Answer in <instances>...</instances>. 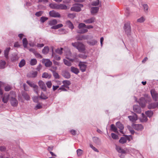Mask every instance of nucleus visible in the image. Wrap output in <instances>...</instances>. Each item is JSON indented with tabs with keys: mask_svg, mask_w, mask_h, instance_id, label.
<instances>
[{
	"mask_svg": "<svg viewBox=\"0 0 158 158\" xmlns=\"http://www.w3.org/2000/svg\"><path fill=\"white\" fill-rule=\"evenodd\" d=\"M124 28L125 32L127 33V35H128L130 33L131 31V27L130 23L129 22H127L125 23Z\"/></svg>",
	"mask_w": 158,
	"mask_h": 158,
	"instance_id": "obj_5",
	"label": "nucleus"
},
{
	"mask_svg": "<svg viewBox=\"0 0 158 158\" xmlns=\"http://www.w3.org/2000/svg\"><path fill=\"white\" fill-rule=\"evenodd\" d=\"M156 107V102L151 103L148 106L149 109H154Z\"/></svg>",
	"mask_w": 158,
	"mask_h": 158,
	"instance_id": "obj_25",
	"label": "nucleus"
},
{
	"mask_svg": "<svg viewBox=\"0 0 158 158\" xmlns=\"http://www.w3.org/2000/svg\"><path fill=\"white\" fill-rule=\"evenodd\" d=\"M53 75L55 78L56 79H58L60 78V76L56 72L53 73Z\"/></svg>",
	"mask_w": 158,
	"mask_h": 158,
	"instance_id": "obj_46",
	"label": "nucleus"
},
{
	"mask_svg": "<svg viewBox=\"0 0 158 158\" xmlns=\"http://www.w3.org/2000/svg\"><path fill=\"white\" fill-rule=\"evenodd\" d=\"M83 6V5L82 4H77L71 8V10L73 11L79 12L81 10V8Z\"/></svg>",
	"mask_w": 158,
	"mask_h": 158,
	"instance_id": "obj_4",
	"label": "nucleus"
},
{
	"mask_svg": "<svg viewBox=\"0 0 158 158\" xmlns=\"http://www.w3.org/2000/svg\"><path fill=\"white\" fill-rule=\"evenodd\" d=\"M11 89V87L9 85L6 86L4 88L5 90L6 91H9Z\"/></svg>",
	"mask_w": 158,
	"mask_h": 158,
	"instance_id": "obj_50",
	"label": "nucleus"
},
{
	"mask_svg": "<svg viewBox=\"0 0 158 158\" xmlns=\"http://www.w3.org/2000/svg\"><path fill=\"white\" fill-rule=\"evenodd\" d=\"M88 30L87 29L84 28H82L77 31V32L79 33H84L88 32Z\"/></svg>",
	"mask_w": 158,
	"mask_h": 158,
	"instance_id": "obj_24",
	"label": "nucleus"
},
{
	"mask_svg": "<svg viewBox=\"0 0 158 158\" xmlns=\"http://www.w3.org/2000/svg\"><path fill=\"white\" fill-rule=\"evenodd\" d=\"M53 64L55 65H57L58 66H60V63L59 62L56 61L55 60H53Z\"/></svg>",
	"mask_w": 158,
	"mask_h": 158,
	"instance_id": "obj_62",
	"label": "nucleus"
},
{
	"mask_svg": "<svg viewBox=\"0 0 158 158\" xmlns=\"http://www.w3.org/2000/svg\"><path fill=\"white\" fill-rule=\"evenodd\" d=\"M147 102L146 100L143 97L140 98L139 101V104L142 108L145 106Z\"/></svg>",
	"mask_w": 158,
	"mask_h": 158,
	"instance_id": "obj_10",
	"label": "nucleus"
},
{
	"mask_svg": "<svg viewBox=\"0 0 158 158\" xmlns=\"http://www.w3.org/2000/svg\"><path fill=\"white\" fill-rule=\"evenodd\" d=\"M43 12L42 11H40L39 12H37L36 13L35 15L37 16H40L43 14Z\"/></svg>",
	"mask_w": 158,
	"mask_h": 158,
	"instance_id": "obj_59",
	"label": "nucleus"
},
{
	"mask_svg": "<svg viewBox=\"0 0 158 158\" xmlns=\"http://www.w3.org/2000/svg\"><path fill=\"white\" fill-rule=\"evenodd\" d=\"M66 25L70 29H73L74 27L72 23L69 20L67 21L66 22Z\"/></svg>",
	"mask_w": 158,
	"mask_h": 158,
	"instance_id": "obj_19",
	"label": "nucleus"
},
{
	"mask_svg": "<svg viewBox=\"0 0 158 158\" xmlns=\"http://www.w3.org/2000/svg\"><path fill=\"white\" fill-rule=\"evenodd\" d=\"M49 6L53 9L66 10L68 9L67 6L63 4L51 3Z\"/></svg>",
	"mask_w": 158,
	"mask_h": 158,
	"instance_id": "obj_1",
	"label": "nucleus"
},
{
	"mask_svg": "<svg viewBox=\"0 0 158 158\" xmlns=\"http://www.w3.org/2000/svg\"><path fill=\"white\" fill-rule=\"evenodd\" d=\"M111 129L114 132L118 133L117 129L114 124H111L110 126Z\"/></svg>",
	"mask_w": 158,
	"mask_h": 158,
	"instance_id": "obj_35",
	"label": "nucleus"
},
{
	"mask_svg": "<svg viewBox=\"0 0 158 158\" xmlns=\"http://www.w3.org/2000/svg\"><path fill=\"white\" fill-rule=\"evenodd\" d=\"M6 64V62L5 61L1 60L0 61V67L1 68H4L5 67V66Z\"/></svg>",
	"mask_w": 158,
	"mask_h": 158,
	"instance_id": "obj_39",
	"label": "nucleus"
},
{
	"mask_svg": "<svg viewBox=\"0 0 158 158\" xmlns=\"http://www.w3.org/2000/svg\"><path fill=\"white\" fill-rule=\"evenodd\" d=\"M75 14L74 13L72 14H69L68 15V17L71 19H73L75 17Z\"/></svg>",
	"mask_w": 158,
	"mask_h": 158,
	"instance_id": "obj_49",
	"label": "nucleus"
},
{
	"mask_svg": "<svg viewBox=\"0 0 158 158\" xmlns=\"http://www.w3.org/2000/svg\"><path fill=\"white\" fill-rule=\"evenodd\" d=\"M40 98L42 99L45 100L48 98V96L47 95L44 94L43 93H42L40 96Z\"/></svg>",
	"mask_w": 158,
	"mask_h": 158,
	"instance_id": "obj_36",
	"label": "nucleus"
},
{
	"mask_svg": "<svg viewBox=\"0 0 158 158\" xmlns=\"http://www.w3.org/2000/svg\"><path fill=\"white\" fill-rule=\"evenodd\" d=\"M145 20V19L144 17H142L137 19V22L139 23H141L144 22Z\"/></svg>",
	"mask_w": 158,
	"mask_h": 158,
	"instance_id": "obj_45",
	"label": "nucleus"
},
{
	"mask_svg": "<svg viewBox=\"0 0 158 158\" xmlns=\"http://www.w3.org/2000/svg\"><path fill=\"white\" fill-rule=\"evenodd\" d=\"M85 26L86 25L85 24L83 23H80L78 26V28L80 29L83 27H85Z\"/></svg>",
	"mask_w": 158,
	"mask_h": 158,
	"instance_id": "obj_51",
	"label": "nucleus"
},
{
	"mask_svg": "<svg viewBox=\"0 0 158 158\" xmlns=\"http://www.w3.org/2000/svg\"><path fill=\"white\" fill-rule=\"evenodd\" d=\"M77 156H80L83 154V152L82 150L78 149L77 150Z\"/></svg>",
	"mask_w": 158,
	"mask_h": 158,
	"instance_id": "obj_40",
	"label": "nucleus"
},
{
	"mask_svg": "<svg viewBox=\"0 0 158 158\" xmlns=\"http://www.w3.org/2000/svg\"><path fill=\"white\" fill-rule=\"evenodd\" d=\"M38 85L40 88L44 91H46L47 88L45 83L42 81H40L38 82Z\"/></svg>",
	"mask_w": 158,
	"mask_h": 158,
	"instance_id": "obj_9",
	"label": "nucleus"
},
{
	"mask_svg": "<svg viewBox=\"0 0 158 158\" xmlns=\"http://www.w3.org/2000/svg\"><path fill=\"white\" fill-rule=\"evenodd\" d=\"M63 25L62 24H60L52 26L51 28L52 29H56L62 27Z\"/></svg>",
	"mask_w": 158,
	"mask_h": 158,
	"instance_id": "obj_30",
	"label": "nucleus"
},
{
	"mask_svg": "<svg viewBox=\"0 0 158 158\" xmlns=\"http://www.w3.org/2000/svg\"><path fill=\"white\" fill-rule=\"evenodd\" d=\"M51 76L50 74H48L47 73H44L42 75V77L44 78H50L51 77Z\"/></svg>",
	"mask_w": 158,
	"mask_h": 158,
	"instance_id": "obj_26",
	"label": "nucleus"
},
{
	"mask_svg": "<svg viewBox=\"0 0 158 158\" xmlns=\"http://www.w3.org/2000/svg\"><path fill=\"white\" fill-rule=\"evenodd\" d=\"M128 118L131 122H134L137 120V116L136 114H135L134 116H129Z\"/></svg>",
	"mask_w": 158,
	"mask_h": 158,
	"instance_id": "obj_16",
	"label": "nucleus"
},
{
	"mask_svg": "<svg viewBox=\"0 0 158 158\" xmlns=\"http://www.w3.org/2000/svg\"><path fill=\"white\" fill-rule=\"evenodd\" d=\"M48 19V18L47 17H42L41 18L40 20L41 22L44 23V22L46 21Z\"/></svg>",
	"mask_w": 158,
	"mask_h": 158,
	"instance_id": "obj_57",
	"label": "nucleus"
},
{
	"mask_svg": "<svg viewBox=\"0 0 158 158\" xmlns=\"http://www.w3.org/2000/svg\"><path fill=\"white\" fill-rule=\"evenodd\" d=\"M10 47L7 48H6L5 50L4 51V55L6 59H8V55L9 52L10 51Z\"/></svg>",
	"mask_w": 158,
	"mask_h": 158,
	"instance_id": "obj_21",
	"label": "nucleus"
},
{
	"mask_svg": "<svg viewBox=\"0 0 158 158\" xmlns=\"http://www.w3.org/2000/svg\"><path fill=\"white\" fill-rule=\"evenodd\" d=\"M116 125L117 127L120 130V132L122 133V130L124 128L123 125L120 122H118L116 123Z\"/></svg>",
	"mask_w": 158,
	"mask_h": 158,
	"instance_id": "obj_20",
	"label": "nucleus"
},
{
	"mask_svg": "<svg viewBox=\"0 0 158 158\" xmlns=\"http://www.w3.org/2000/svg\"><path fill=\"white\" fill-rule=\"evenodd\" d=\"M90 146L91 148H92L96 152H98V149H97L95 147H94L92 145L90 144Z\"/></svg>",
	"mask_w": 158,
	"mask_h": 158,
	"instance_id": "obj_64",
	"label": "nucleus"
},
{
	"mask_svg": "<svg viewBox=\"0 0 158 158\" xmlns=\"http://www.w3.org/2000/svg\"><path fill=\"white\" fill-rule=\"evenodd\" d=\"M57 67L56 66H52L50 69V70L53 73L55 72V71L57 70Z\"/></svg>",
	"mask_w": 158,
	"mask_h": 158,
	"instance_id": "obj_55",
	"label": "nucleus"
},
{
	"mask_svg": "<svg viewBox=\"0 0 158 158\" xmlns=\"http://www.w3.org/2000/svg\"><path fill=\"white\" fill-rule=\"evenodd\" d=\"M26 64L25 60L24 59L22 60L20 62L19 64V66L21 68L25 65Z\"/></svg>",
	"mask_w": 158,
	"mask_h": 158,
	"instance_id": "obj_32",
	"label": "nucleus"
},
{
	"mask_svg": "<svg viewBox=\"0 0 158 158\" xmlns=\"http://www.w3.org/2000/svg\"><path fill=\"white\" fill-rule=\"evenodd\" d=\"M49 48L48 47H45L44 49H43L42 52L45 54H47L49 52Z\"/></svg>",
	"mask_w": 158,
	"mask_h": 158,
	"instance_id": "obj_28",
	"label": "nucleus"
},
{
	"mask_svg": "<svg viewBox=\"0 0 158 158\" xmlns=\"http://www.w3.org/2000/svg\"><path fill=\"white\" fill-rule=\"evenodd\" d=\"M95 18L94 17H92L89 19L84 20V22L86 23H94Z\"/></svg>",
	"mask_w": 158,
	"mask_h": 158,
	"instance_id": "obj_17",
	"label": "nucleus"
},
{
	"mask_svg": "<svg viewBox=\"0 0 158 158\" xmlns=\"http://www.w3.org/2000/svg\"><path fill=\"white\" fill-rule=\"evenodd\" d=\"M127 139L124 137H121L119 140V142L122 143L123 144L127 142Z\"/></svg>",
	"mask_w": 158,
	"mask_h": 158,
	"instance_id": "obj_34",
	"label": "nucleus"
},
{
	"mask_svg": "<svg viewBox=\"0 0 158 158\" xmlns=\"http://www.w3.org/2000/svg\"><path fill=\"white\" fill-rule=\"evenodd\" d=\"M99 9V8L98 7H93L91 8V12L92 14H94L98 12Z\"/></svg>",
	"mask_w": 158,
	"mask_h": 158,
	"instance_id": "obj_18",
	"label": "nucleus"
},
{
	"mask_svg": "<svg viewBox=\"0 0 158 158\" xmlns=\"http://www.w3.org/2000/svg\"><path fill=\"white\" fill-rule=\"evenodd\" d=\"M97 43V41L96 40H92L88 42L89 44L92 46L95 45Z\"/></svg>",
	"mask_w": 158,
	"mask_h": 158,
	"instance_id": "obj_41",
	"label": "nucleus"
},
{
	"mask_svg": "<svg viewBox=\"0 0 158 158\" xmlns=\"http://www.w3.org/2000/svg\"><path fill=\"white\" fill-rule=\"evenodd\" d=\"M57 23V21L56 19H53L50 21L49 22V24L50 25L52 26L55 25Z\"/></svg>",
	"mask_w": 158,
	"mask_h": 158,
	"instance_id": "obj_38",
	"label": "nucleus"
},
{
	"mask_svg": "<svg viewBox=\"0 0 158 158\" xmlns=\"http://www.w3.org/2000/svg\"><path fill=\"white\" fill-rule=\"evenodd\" d=\"M133 127L135 130L137 131H141L143 128V126L141 124H135Z\"/></svg>",
	"mask_w": 158,
	"mask_h": 158,
	"instance_id": "obj_13",
	"label": "nucleus"
},
{
	"mask_svg": "<svg viewBox=\"0 0 158 158\" xmlns=\"http://www.w3.org/2000/svg\"><path fill=\"white\" fill-rule=\"evenodd\" d=\"M78 57L83 59H86L87 56L85 54H79L78 55Z\"/></svg>",
	"mask_w": 158,
	"mask_h": 158,
	"instance_id": "obj_58",
	"label": "nucleus"
},
{
	"mask_svg": "<svg viewBox=\"0 0 158 158\" xmlns=\"http://www.w3.org/2000/svg\"><path fill=\"white\" fill-rule=\"evenodd\" d=\"M63 50V48H57L56 49V52L59 54H61L62 53V50Z\"/></svg>",
	"mask_w": 158,
	"mask_h": 158,
	"instance_id": "obj_43",
	"label": "nucleus"
},
{
	"mask_svg": "<svg viewBox=\"0 0 158 158\" xmlns=\"http://www.w3.org/2000/svg\"><path fill=\"white\" fill-rule=\"evenodd\" d=\"M78 57V55H77L76 54H75L73 56L72 58L69 57L67 56L66 58L72 62L77 61H78L77 58Z\"/></svg>",
	"mask_w": 158,
	"mask_h": 158,
	"instance_id": "obj_14",
	"label": "nucleus"
},
{
	"mask_svg": "<svg viewBox=\"0 0 158 158\" xmlns=\"http://www.w3.org/2000/svg\"><path fill=\"white\" fill-rule=\"evenodd\" d=\"M151 93L153 99L156 101H157L158 99V93L157 94L154 90H152L151 91Z\"/></svg>",
	"mask_w": 158,
	"mask_h": 158,
	"instance_id": "obj_11",
	"label": "nucleus"
},
{
	"mask_svg": "<svg viewBox=\"0 0 158 158\" xmlns=\"http://www.w3.org/2000/svg\"><path fill=\"white\" fill-rule=\"evenodd\" d=\"M33 100L34 102H37L38 101V97L37 96L34 97L33 98Z\"/></svg>",
	"mask_w": 158,
	"mask_h": 158,
	"instance_id": "obj_60",
	"label": "nucleus"
},
{
	"mask_svg": "<svg viewBox=\"0 0 158 158\" xmlns=\"http://www.w3.org/2000/svg\"><path fill=\"white\" fill-rule=\"evenodd\" d=\"M42 62L45 65L46 67H50L52 65V62L49 59H43L42 60Z\"/></svg>",
	"mask_w": 158,
	"mask_h": 158,
	"instance_id": "obj_8",
	"label": "nucleus"
},
{
	"mask_svg": "<svg viewBox=\"0 0 158 158\" xmlns=\"http://www.w3.org/2000/svg\"><path fill=\"white\" fill-rule=\"evenodd\" d=\"M146 115L149 117H152L153 114V112L151 110H148L145 113Z\"/></svg>",
	"mask_w": 158,
	"mask_h": 158,
	"instance_id": "obj_33",
	"label": "nucleus"
},
{
	"mask_svg": "<svg viewBox=\"0 0 158 158\" xmlns=\"http://www.w3.org/2000/svg\"><path fill=\"white\" fill-rule=\"evenodd\" d=\"M46 85L48 88H50L52 87V84L51 81H48L46 82Z\"/></svg>",
	"mask_w": 158,
	"mask_h": 158,
	"instance_id": "obj_52",
	"label": "nucleus"
},
{
	"mask_svg": "<svg viewBox=\"0 0 158 158\" xmlns=\"http://www.w3.org/2000/svg\"><path fill=\"white\" fill-rule=\"evenodd\" d=\"M10 96L9 94L7 93L5 94L4 95L2 96V101L5 103H6L9 100Z\"/></svg>",
	"mask_w": 158,
	"mask_h": 158,
	"instance_id": "obj_12",
	"label": "nucleus"
},
{
	"mask_svg": "<svg viewBox=\"0 0 158 158\" xmlns=\"http://www.w3.org/2000/svg\"><path fill=\"white\" fill-rule=\"evenodd\" d=\"M37 61L35 59H32L31 60L30 64L31 65H34L36 64Z\"/></svg>",
	"mask_w": 158,
	"mask_h": 158,
	"instance_id": "obj_31",
	"label": "nucleus"
},
{
	"mask_svg": "<svg viewBox=\"0 0 158 158\" xmlns=\"http://www.w3.org/2000/svg\"><path fill=\"white\" fill-rule=\"evenodd\" d=\"M52 56L56 60H59L60 59V57L59 56L56 55L55 53H53Z\"/></svg>",
	"mask_w": 158,
	"mask_h": 158,
	"instance_id": "obj_37",
	"label": "nucleus"
},
{
	"mask_svg": "<svg viewBox=\"0 0 158 158\" xmlns=\"http://www.w3.org/2000/svg\"><path fill=\"white\" fill-rule=\"evenodd\" d=\"M125 14L127 16H128L130 15L129 10L128 8H127L125 10Z\"/></svg>",
	"mask_w": 158,
	"mask_h": 158,
	"instance_id": "obj_63",
	"label": "nucleus"
},
{
	"mask_svg": "<svg viewBox=\"0 0 158 158\" xmlns=\"http://www.w3.org/2000/svg\"><path fill=\"white\" fill-rule=\"evenodd\" d=\"M12 94V96H10V100L11 105L13 106H16L18 104V101L15 98V94L14 92H11L10 94Z\"/></svg>",
	"mask_w": 158,
	"mask_h": 158,
	"instance_id": "obj_3",
	"label": "nucleus"
},
{
	"mask_svg": "<svg viewBox=\"0 0 158 158\" xmlns=\"http://www.w3.org/2000/svg\"><path fill=\"white\" fill-rule=\"evenodd\" d=\"M112 137L114 139H118V136L114 133H112L111 134Z\"/></svg>",
	"mask_w": 158,
	"mask_h": 158,
	"instance_id": "obj_48",
	"label": "nucleus"
},
{
	"mask_svg": "<svg viewBox=\"0 0 158 158\" xmlns=\"http://www.w3.org/2000/svg\"><path fill=\"white\" fill-rule=\"evenodd\" d=\"M37 72L36 71L33 72L31 74V77H35L37 76Z\"/></svg>",
	"mask_w": 158,
	"mask_h": 158,
	"instance_id": "obj_61",
	"label": "nucleus"
},
{
	"mask_svg": "<svg viewBox=\"0 0 158 158\" xmlns=\"http://www.w3.org/2000/svg\"><path fill=\"white\" fill-rule=\"evenodd\" d=\"M49 14L50 16L54 18H60V14L58 12H56L54 10L50 11Z\"/></svg>",
	"mask_w": 158,
	"mask_h": 158,
	"instance_id": "obj_6",
	"label": "nucleus"
},
{
	"mask_svg": "<svg viewBox=\"0 0 158 158\" xmlns=\"http://www.w3.org/2000/svg\"><path fill=\"white\" fill-rule=\"evenodd\" d=\"M133 109L134 111L137 113H140L141 112L140 107L138 105H134L133 107Z\"/></svg>",
	"mask_w": 158,
	"mask_h": 158,
	"instance_id": "obj_15",
	"label": "nucleus"
},
{
	"mask_svg": "<svg viewBox=\"0 0 158 158\" xmlns=\"http://www.w3.org/2000/svg\"><path fill=\"white\" fill-rule=\"evenodd\" d=\"M23 44L24 47L25 48H27L28 44V42L26 38H24L23 39Z\"/></svg>",
	"mask_w": 158,
	"mask_h": 158,
	"instance_id": "obj_29",
	"label": "nucleus"
},
{
	"mask_svg": "<svg viewBox=\"0 0 158 158\" xmlns=\"http://www.w3.org/2000/svg\"><path fill=\"white\" fill-rule=\"evenodd\" d=\"M99 4V0H97L96 1L92 2L91 5L94 6H97Z\"/></svg>",
	"mask_w": 158,
	"mask_h": 158,
	"instance_id": "obj_47",
	"label": "nucleus"
},
{
	"mask_svg": "<svg viewBox=\"0 0 158 158\" xmlns=\"http://www.w3.org/2000/svg\"><path fill=\"white\" fill-rule=\"evenodd\" d=\"M22 96L27 100H29L30 99V98L29 96L26 93H23L22 94Z\"/></svg>",
	"mask_w": 158,
	"mask_h": 158,
	"instance_id": "obj_27",
	"label": "nucleus"
},
{
	"mask_svg": "<svg viewBox=\"0 0 158 158\" xmlns=\"http://www.w3.org/2000/svg\"><path fill=\"white\" fill-rule=\"evenodd\" d=\"M64 62L65 65L68 66H70L71 65V63L66 59H64Z\"/></svg>",
	"mask_w": 158,
	"mask_h": 158,
	"instance_id": "obj_42",
	"label": "nucleus"
},
{
	"mask_svg": "<svg viewBox=\"0 0 158 158\" xmlns=\"http://www.w3.org/2000/svg\"><path fill=\"white\" fill-rule=\"evenodd\" d=\"M26 82L32 88L34 87L36 85L33 82L30 81H27Z\"/></svg>",
	"mask_w": 158,
	"mask_h": 158,
	"instance_id": "obj_44",
	"label": "nucleus"
},
{
	"mask_svg": "<svg viewBox=\"0 0 158 158\" xmlns=\"http://www.w3.org/2000/svg\"><path fill=\"white\" fill-rule=\"evenodd\" d=\"M116 149L117 151L119 153H126L125 151L120 146H116Z\"/></svg>",
	"mask_w": 158,
	"mask_h": 158,
	"instance_id": "obj_22",
	"label": "nucleus"
},
{
	"mask_svg": "<svg viewBox=\"0 0 158 158\" xmlns=\"http://www.w3.org/2000/svg\"><path fill=\"white\" fill-rule=\"evenodd\" d=\"M71 71L73 73L77 74L79 72V69L74 67H72L71 68Z\"/></svg>",
	"mask_w": 158,
	"mask_h": 158,
	"instance_id": "obj_23",
	"label": "nucleus"
},
{
	"mask_svg": "<svg viewBox=\"0 0 158 158\" xmlns=\"http://www.w3.org/2000/svg\"><path fill=\"white\" fill-rule=\"evenodd\" d=\"M78 66L80 70L82 72H84L86 70L87 65L85 64V63L80 61L79 62Z\"/></svg>",
	"mask_w": 158,
	"mask_h": 158,
	"instance_id": "obj_7",
	"label": "nucleus"
},
{
	"mask_svg": "<svg viewBox=\"0 0 158 158\" xmlns=\"http://www.w3.org/2000/svg\"><path fill=\"white\" fill-rule=\"evenodd\" d=\"M62 82L64 84L68 86H69L71 84L70 82L67 80L63 81Z\"/></svg>",
	"mask_w": 158,
	"mask_h": 158,
	"instance_id": "obj_56",
	"label": "nucleus"
},
{
	"mask_svg": "<svg viewBox=\"0 0 158 158\" xmlns=\"http://www.w3.org/2000/svg\"><path fill=\"white\" fill-rule=\"evenodd\" d=\"M143 7L144 11L145 12H147L148 9V5L147 4H143Z\"/></svg>",
	"mask_w": 158,
	"mask_h": 158,
	"instance_id": "obj_54",
	"label": "nucleus"
},
{
	"mask_svg": "<svg viewBox=\"0 0 158 158\" xmlns=\"http://www.w3.org/2000/svg\"><path fill=\"white\" fill-rule=\"evenodd\" d=\"M72 46L77 48L80 52H84L85 50V45L82 43L79 42L72 43Z\"/></svg>",
	"mask_w": 158,
	"mask_h": 158,
	"instance_id": "obj_2",
	"label": "nucleus"
},
{
	"mask_svg": "<svg viewBox=\"0 0 158 158\" xmlns=\"http://www.w3.org/2000/svg\"><path fill=\"white\" fill-rule=\"evenodd\" d=\"M33 89H34V91L37 94H38V86L36 85H35V86L33 87Z\"/></svg>",
	"mask_w": 158,
	"mask_h": 158,
	"instance_id": "obj_53",
	"label": "nucleus"
}]
</instances>
